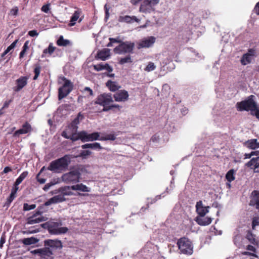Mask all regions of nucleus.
<instances>
[{
	"label": "nucleus",
	"instance_id": "64",
	"mask_svg": "<svg viewBox=\"0 0 259 259\" xmlns=\"http://www.w3.org/2000/svg\"><path fill=\"white\" fill-rule=\"evenodd\" d=\"M255 50L253 49H249L247 53L246 54H248L249 55H250V57L252 58L253 56L255 55Z\"/></svg>",
	"mask_w": 259,
	"mask_h": 259
},
{
	"label": "nucleus",
	"instance_id": "18",
	"mask_svg": "<svg viewBox=\"0 0 259 259\" xmlns=\"http://www.w3.org/2000/svg\"><path fill=\"white\" fill-rule=\"evenodd\" d=\"M65 200V198L63 195L61 193L59 195H56L52 198L49 199L45 203V206H49L52 204L58 203L63 202Z\"/></svg>",
	"mask_w": 259,
	"mask_h": 259
},
{
	"label": "nucleus",
	"instance_id": "59",
	"mask_svg": "<svg viewBox=\"0 0 259 259\" xmlns=\"http://www.w3.org/2000/svg\"><path fill=\"white\" fill-rule=\"evenodd\" d=\"M159 0H149V2L152 7L154 8V6L159 3Z\"/></svg>",
	"mask_w": 259,
	"mask_h": 259
},
{
	"label": "nucleus",
	"instance_id": "54",
	"mask_svg": "<svg viewBox=\"0 0 259 259\" xmlns=\"http://www.w3.org/2000/svg\"><path fill=\"white\" fill-rule=\"evenodd\" d=\"M55 184V183L50 182L47 183L45 185L43 188V190L45 191H48L52 186H54Z\"/></svg>",
	"mask_w": 259,
	"mask_h": 259
},
{
	"label": "nucleus",
	"instance_id": "17",
	"mask_svg": "<svg viewBox=\"0 0 259 259\" xmlns=\"http://www.w3.org/2000/svg\"><path fill=\"white\" fill-rule=\"evenodd\" d=\"M81 11L77 10L75 11L71 17L70 23H69V26H73L76 24V22L78 20V22L80 23L83 19V17L80 18L81 14Z\"/></svg>",
	"mask_w": 259,
	"mask_h": 259
},
{
	"label": "nucleus",
	"instance_id": "45",
	"mask_svg": "<svg viewBox=\"0 0 259 259\" xmlns=\"http://www.w3.org/2000/svg\"><path fill=\"white\" fill-rule=\"evenodd\" d=\"M40 70H41V67L40 66L37 65L35 66L34 70V72L35 73V75L33 77V80H36L37 79V78L40 74Z\"/></svg>",
	"mask_w": 259,
	"mask_h": 259
},
{
	"label": "nucleus",
	"instance_id": "29",
	"mask_svg": "<svg viewBox=\"0 0 259 259\" xmlns=\"http://www.w3.org/2000/svg\"><path fill=\"white\" fill-rule=\"evenodd\" d=\"M81 148L83 149L90 148L97 150H100L103 149V147L101 146L100 144L97 142L82 145L81 146Z\"/></svg>",
	"mask_w": 259,
	"mask_h": 259
},
{
	"label": "nucleus",
	"instance_id": "53",
	"mask_svg": "<svg viewBox=\"0 0 259 259\" xmlns=\"http://www.w3.org/2000/svg\"><path fill=\"white\" fill-rule=\"evenodd\" d=\"M94 68L96 70L99 71L104 69V64H99L95 65Z\"/></svg>",
	"mask_w": 259,
	"mask_h": 259
},
{
	"label": "nucleus",
	"instance_id": "47",
	"mask_svg": "<svg viewBox=\"0 0 259 259\" xmlns=\"http://www.w3.org/2000/svg\"><path fill=\"white\" fill-rule=\"evenodd\" d=\"M79 137V132L77 135H76V133H72L71 135L69 136L70 138H69V139H70L73 141H75L78 140H80Z\"/></svg>",
	"mask_w": 259,
	"mask_h": 259
},
{
	"label": "nucleus",
	"instance_id": "27",
	"mask_svg": "<svg viewBox=\"0 0 259 259\" xmlns=\"http://www.w3.org/2000/svg\"><path fill=\"white\" fill-rule=\"evenodd\" d=\"M110 55V50L109 49H104L97 54L98 58L103 61L108 59Z\"/></svg>",
	"mask_w": 259,
	"mask_h": 259
},
{
	"label": "nucleus",
	"instance_id": "14",
	"mask_svg": "<svg viewBox=\"0 0 259 259\" xmlns=\"http://www.w3.org/2000/svg\"><path fill=\"white\" fill-rule=\"evenodd\" d=\"M209 206H204L202 201L200 200L198 201L196 205V212L199 216L204 217L209 211Z\"/></svg>",
	"mask_w": 259,
	"mask_h": 259
},
{
	"label": "nucleus",
	"instance_id": "50",
	"mask_svg": "<svg viewBox=\"0 0 259 259\" xmlns=\"http://www.w3.org/2000/svg\"><path fill=\"white\" fill-rule=\"evenodd\" d=\"M246 238L252 244H255V239L251 233H248L246 235Z\"/></svg>",
	"mask_w": 259,
	"mask_h": 259
},
{
	"label": "nucleus",
	"instance_id": "38",
	"mask_svg": "<svg viewBox=\"0 0 259 259\" xmlns=\"http://www.w3.org/2000/svg\"><path fill=\"white\" fill-rule=\"evenodd\" d=\"M18 188H16L15 190L12 191L10 196L8 198L6 204L7 205H9L13 201L14 198L16 197V192L18 190Z\"/></svg>",
	"mask_w": 259,
	"mask_h": 259
},
{
	"label": "nucleus",
	"instance_id": "35",
	"mask_svg": "<svg viewBox=\"0 0 259 259\" xmlns=\"http://www.w3.org/2000/svg\"><path fill=\"white\" fill-rule=\"evenodd\" d=\"M57 44L59 46L66 47L70 45L71 42L70 40L68 39H65L63 36H60L59 39L57 40Z\"/></svg>",
	"mask_w": 259,
	"mask_h": 259
},
{
	"label": "nucleus",
	"instance_id": "43",
	"mask_svg": "<svg viewBox=\"0 0 259 259\" xmlns=\"http://www.w3.org/2000/svg\"><path fill=\"white\" fill-rule=\"evenodd\" d=\"M156 67V66L153 62H149L145 68L144 70L146 72H151L155 70Z\"/></svg>",
	"mask_w": 259,
	"mask_h": 259
},
{
	"label": "nucleus",
	"instance_id": "8",
	"mask_svg": "<svg viewBox=\"0 0 259 259\" xmlns=\"http://www.w3.org/2000/svg\"><path fill=\"white\" fill-rule=\"evenodd\" d=\"M31 252L33 254H37L40 257V259H54L52 250L49 249L48 247L45 246L42 248H38L32 250Z\"/></svg>",
	"mask_w": 259,
	"mask_h": 259
},
{
	"label": "nucleus",
	"instance_id": "3",
	"mask_svg": "<svg viewBox=\"0 0 259 259\" xmlns=\"http://www.w3.org/2000/svg\"><path fill=\"white\" fill-rule=\"evenodd\" d=\"M177 244L181 253L188 255L192 254L193 245L188 238L182 237L178 240Z\"/></svg>",
	"mask_w": 259,
	"mask_h": 259
},
{
	"label": "nucleus",
	"instance_id": "24",
	"mask_svg": "<svg viewBox=\"0 0 259 259\" xmlns=\"http://www.w3.org/2000/svg\"><path fill=\"white\" fill-rule=\"evenodd\" d=\"M72 190L79 191L83 192H89L91 191V188L82 183L71 186Z\"/></svg>",
	"mask_w": 259,
	"mask_h": 259
},
{
	"label": "nucleus",
	"instance_id": "28",
	"mask_svg": "<svg viewBox=\"0 0 259 259\" xmlns=\"http://www.w3.org/2000/svg\"><path fill=\"white\" fill-rule=\"evenodd\" d=\"M72 188L71 186H64L61 187L59 189L58 191L63 195L64 197L65 196H71L73 195V193L71 191Z\"/></svg>",
	"mask_w": 259,
	"mask_h": 259
},
{
	"label": "nucleus",
	"instance_id": "40",
	"mask_svg": "<svg viewBox=\"0 0 259 259\" xmlns=\"http://www.w3.org/2000/svg\"><path fill=\"white\" fill-rule=\"evenodd\" d=\"M226 178L229 183L234 181L235 179L234 170L233 169H230L229 170L226 174Z\"/></svg>",
	"mask_w": 259,
	"mask_h": 259
},
{
	"label": "nucleus",
	"instance_id": "36",
	"mask_svg": "<svg viewBox=\"0 0 259 259\" xmlns=\"http://www.w3.org/2000/svg\"><path fill=\"white\" fill-rule=\"evenodd\" d=\"M251 60L252 57H250V55L245 54L242 56L241 59V63L242 65H246L250 63L251 61Z\"/></svg>",
	"mask_w": 259,
	"mask_h": 259
},
{
	"label": "nucleus",
	"instance_id": "55",
	"mask_svg": "<svg viewBox=\"0 0 259 259\" xmlns=\"http://www.w3.org/2000/svg\"><path fill=\"white\" fill-rule=\"evenodd\" d=\"M50 5L49 4L44 5L41 7V11L46 13H48L49 11L50 10Z\"/></svg>",
	"mask_w": 259,
	"mask_h": 259
},
{
	"label": "nucleus",
	"instance_id": "20",
	"mask_svg": "<svg viewBox=\"0 0 259 259\" xmlns=\"http://www.w3.org/2000/svg\"><path fill=\"white\" fill-rule=\"evenodd\" d=\"M249 205L255 206V208L259 210V192L257 191H253L251 193V199Z\"/></svg>",
	"mask_w": 259,
	"mask_h": 259
},
{
	"label": "nucleus",
	"instance_id": "44",
	"mask_svg": "<svg viewBox=\"0 0 259 259\" xmlns=\"http://www.w3.org/2000/svg\"><path fill=\"white\" fill-rule=\"evenodd\" d=\"M55 48L53 47L51 44H50L48 48L44 50L43 53L45 54L48 53L50 55H51L55 51Z\"/></svg>",
	"mask_w": 259,
	"mask_h": 259
},
{
	"label": "nucleus",
	"instance_id": "37",
	"mask_svg": "<svg viewBox=\"0 0 259 259\" xmlns=\"http://www.w3.org/2000/svg\"><path fill=\"white\" fill-rule=\"evenodd\" d=\"M116 139V137L114 134H105L103 136H100V141H107L111 140L114 141Z\"/></svg>",
	"mask_w": 259,
	"mask_h": 259
},
{
	"label": "nucleus",
	"instance_id": "46",
	"mask_svg": "<svg viewBox=\"0 0 259 259\" xmlns=\"http://www.w3.org/2000/svg\"><path fill=\"white\" fill-rule=\"evenodd\" d=\"M36 205L34 204L29 205L28 203H24L23 205V209L25 211H28L34 209Z\"/></svg>",
	"mask_w": 259,
	"mask_h": 259
},
{
	"label": "nucleus",
	"instance_id": "23",
	"mask_svg": "<svg viewBox=\"0 0 259 259\" xmlns=\"http://www.w3.org/2000/svg\"><path fill=\"white\" fill-rule=\"evenodd\" d=\"M195 221L201 226H207L212 222V219L209 217L198 216L195 219Z\"/></svg>",
	"mask_w": 259,
	"mask_h": 259
},
{
	"label": "nucleus",
	"instance_id": "62",
	"mask_svg": "<svg viewBox=\"0 0 259 259\" xmlns=\"http://www.w3.org/2000/svg\"><path fill=\"white\" fill-rule=\"evenodd\" d=\"M84 91L87 92L88 93H89V94L90 96H93V92L92 90L89 87H85L84 89Z\"/></svg>",
	"mask_w": 259,
	"mask_h": 259
},
{
	"label": "nucleus",
	"instance_id": "58",
	"mask_svg": "<svg viewBox=\"0 0 259 259\" xmlns=\"http://www.w3.org/2000/svg\"><path fill=\"white\" fill-rule=\"evenodd\" d=\"M104 69L108 71L109 72H111L113 71L112 67L110 66L108 64H104Z\"/></svg>",
	"mask_w": 259,
	"mask_h": 259
},
{
	"label": "nucleus",
	"instance_id": "51",
	"mask_svg": "<svg viewBox=\"0 0 259 259\" xmlns=\"http://www.w3.org/2000/svg\"><path fill=\"white\" fill-rule=\"evenodd\" d=\"M19 9L17 7H15L10 10V14L12 16H16L18 15Z\"/></svg>",
	"mask_w": 259,
	"mask_h": 259
},
{
	"label": "nucleus",
	"instance_id": "1",
	"mask_svg": "<svg viewBox=\"0 0 259 259\" xmlns=\"http://www.w3.org/2000/svg\"><path fill=\"white\" fill-rule=\"evenodd\" d=\"M254 96L250 95L247 100L238 102L236 104V107L238 111H251L252 115H255L256 117L259 119V110L257 108V105L253 100Z\"/></svg>",
	"mask_w": 259,
	"mask_h": 259
},
{
	"label": "nucleus",
	"instance_id": "49",
	"mask_svg": "<svg viewBox=\"0 0 259 259\" xmlns=\"http://www.w3.org/2000/svg\"><path fill=\"white\" fill-rule=\"evenodd\" d=\"M253 155L258 156L259 155V151H253L250 153H245L244 155V157H245V159H248V158H251V157Z\"/></svg>",
	"mask_w": 259,
	"mask_h": 259
},
{
	"label": "nucleus",
	"instance_id": "33",
	"mask_svg": "<svg viewBox=\"0 0 259 259\" xmlns=\"http://www.w3.org/2000/svg\"><path fill=\"white\" fill-rule=\"evenodd\" d=\"M38 241V240L34 237L24 238L22 240V242L26 245L34 244Z\"/></svg>",
	"mask_w": 259,
	"mask_h": 259
},
{
	"label": "nucleus",
	"instance_id": "30",
	"mask_svg": "<svg viewBox=\"0 0 259 259\" xmlns=\"http://www.w3.org/2000/svg\"><path fill=\"white\" fill-rule=\"evenodd\" d=\"M119 21L122 22L132 23L133 22H138L139 21V20L136 16H120L119 18Z\"/></svg>",
	"mask_w": 259,
	"mask_h": 259
},
{
	"label": "nucleus",
	"instance_id": "25",
	"mask_svg": "<svg viewBox=\"0 0 259 259\" xmlns=\"http://www.w3.org/2000/svg\"><path fill=\"white\" fill-rule=\"evenodd\" d=\"M81 116L80 113H79L77 116L71 122L69 125V129L71 130V133H76L78 128L77 125L79 123V117Z\"/></svg>",
	"mask_w": 259,
	"mask_h": 259
},
{
	"label": "nucleus",
	"instance_id": "42",
	"mask_svg": "<svg viewBox=\"0 0 259 259\" xmlns=\"http://www.w3.org/2000/svg\"><path fill=\"white\" fill-rule=\"evenodd\" d=\"M132 60L131 58V56L130 55H128L125 57L121 58L119 61V63L120 64H124L127 63H132Z\"/></svg>",
	"mask_w": 259,
	"mask_h": 259
},
{
	"label": "nucleus",
	"instance_id": "26",
	"mask_svg": "<svg viewBox=\"0 0 259 259\" xmlns=\"http://www.w3.org/2000/svg\"><path fill=\"white\" fill-rule=\"evenodd\" d=\"M244 145L247 148L255 149L259 148V142L256 139H251L246 141Z\"/></svg>",
	"mask_w": 259,
	"mask_h": 259
},
{
	"label": "nucleus",
	"instance_id": "7",
	"mask_svg": "<svg viewBox=\"0 0 259 259\" xmlns=\"http://www.w3.org/2000/svg\"><path fill=\"white\" fill-rule=\"evenodd\" d=\"M61 224L58 222H51L48 225L49 232L51 234L59 235L66 233L68 229L67 227H59Z\"/></svg>",
	"mask_w": 259,
	"mask_h": 259
},
{
	"label": "nucleus",
	"instance_id": "12",
	"mask_svg": "<svg viewBox=\"0 0 259 259\" xmlns=\"http://www.w3.org/2000/svg\"><path fill=\"white\" fill-rule=\"evenodd\" d=\"M156 38L154 36H149L144 38L138 43V49L149 48L153 46Z\"/></svg>",
	"mask_w": 259,
	"mask_h": 259
},
{
	"label": "nucleus",
	"instance_id": "31",
	"mask_svg": "<svg viewBox=\"0 0 259 259\" xmlns=\"http://www.w3.org/2000/svg\"><path fill=\"white\" fill-rule=\"evenodd\" d=\"M106 84L111 92H116L121 88L117 82L111 80H108Z\"/></svg>",
	"mask_w": 259,
	"mask_h": 259
},
{
	"label": "nucleus",
	"instance_id": "2",
	"mask_svg": "<svg viewBox=\"0 0 259 259\" xmlns=\"http://www.w3.org/2000/svg\"><path fill=\"white\" fill-rule=\"evenodd\" d=\"M70 162V158L68 155L52 161L47 168V169L55 173H60L65 170Z\"/></svg>",
	"mask_w": 259,
	"mask_h": 259
},
{
	"label": "nucleus",
	"instance_id": "32",
	"mask_svg": "<svg viewBox=\"0 0 259 259\" xmlns=\"http://www.w3.org/2000/svg\"><path fill=\"white\" fill-rule=\"evenodd\" d=\"M241 240H242V236L239 233V231L238 230H236L234 232V236L233 238V241L235 245L238 247H240V246L241 245Z\"/></svg>",
	"mask_w": 259,
	"mask_h": 259
},
{
	"label": "nucleus",
	"instance_id": "41",
	"mask_svg": "<svg viewBox=\"0 0 259 259\" xmlns=\"http://www.w3.org/2000/svg\"><path fill=\"white\" fill-rule=\"evenodd\" d=\"M29 42L28 40L26 41L25 42V43L22 47V50L21 51V52H20V55H19V58L20 59L24 57V56L25 55L26 51L28 50V49L29 48Z\"/></svg>",
	"mask_w": 259,
	"mask_h": 259
},
{
	"label": "nucleus",
	"instance_id": "19",
	"mask_svg": "<svg viewBox=\"0 0 259 259\" xmlns=\"http://www.w3.org/2000/svg\"><path fill=\"white\" fill-rule=\"evenodd\" d=\"M248 167L254 169V172H259V155L256 158H252L246 164Z\"/></svg>",
	"mask_w": 259,
	"mask_h": 259
},
{
	"label": "nucleus",
	"instance_id": "57",
	"mask_svg": "<svg viewBox=\"0 0 259 259\" xmlns=\"http://www.w3.org/2000/svg\"><path fill=\"white\" fill-rule=\"evenodd\" d=\"M39 174H38L36 176V179L37 180V181L41 184L45 183L46 179L44 178H39Z\"/></svg>",
	"mask_w": 259,
	"mask_h": 259
},
{
	"label": "nucleus",
	"instance_id": "15",
	"mask_svg": "<svg viewBox=\"0 0 259 259\" xmlns=\"http://www.w3.org/2000/svg\"><path fill=\"white\" fill-rule=\"evenodd\" d=\"M32 130L31 125L27 122H25L22 126V128L16 131L14 133V136H19L20 135L26 134L30 133Z\"/></svg>",
	"mask_w": 259,
	"mask_h": 259
},
{
	"label": "nucleus",
	"instance_id": "52",
	"mask_svg": "<svg viewBox=\"0 0 259 259\" xmlns=\"http://www.w3.org/2000/svg\"><path fill=\"white\" fill-rule=\"evenodd\" d=\"M259 225V218L254 217L253 218L252 223V227L254 229L255 226Z\"/></svg>",
	"mask_w": 259,
	"mask_h": 259
},
{
	"label": "nucleus",
	"instance_id": "48",
	"mask_svg": "<svg viewBox=\"0 0 259 259\" xmlns=\"http://www.w3.org/2000/svg\"><path fill=\"white\" fill-rule=\"evenodd\" d=\"M91 154L92 152L90 150H83L80 152L79 156L82 157L83 158H85L87 156L90 155Z\"/></svg>",
	"mask_w": 259,
	"mask_h": 259
},
{
	"label": "nucleus",
	"instance_id": "4",
	"mask_svg": "<svg viewBox=\"0 0 259 259\" xmlns=\"http://www.w3.org/2000/svg\"><path fill=\"white\" fill-rule=\"evenodd\" d=\"M81 174L78 169H74L68 172L63 174L61 179L66 184H75L79 182Z\"/></svg>",
	"mask_w": 259,
	"mask_h": 259
},
{
	"label": "nucleus",
	"instance_id": "22",
	"mask_svg": "<svg viewBox=\"0 0 259 259\" xmlns=\"http://www.w3.org/2000/svg\"><path fill=\"white\" fill-rule=\"evenodd\" d=\"M47 220L46 217H35V215H31L28 218L27 220V224L29 225H33L34 224L39 223L45 222Z\"/></svg>",
	"mask_w": 259,
	"mask_h": 259
},
{
	"label": "nucleus",
	"instance_id": "13",
	"mask_svg": "<svg viewBox=\"0 0 259 259\" xmlns=\"http://www.w3.org/2000/svg\"><path fill=\"white\" fill-rule=\"evenodd\" d=\"M113 98L116 102H125L128 100L129 94L125 90L117 91L113 95Z\"/></svg>",
	"mask_w": 259,
	"mask_h": 259
},
{
	"label": "nucleus",
	"instance_id": "5",
	"mask_svg": "<svg viewBox=\"0 0 259 259\" xmlns=\"http://www.w3.org/2000/svg\"><path fill=\"white\" fill-rule=\"evenodd\" d=\"M135 47L134 42L126 41L121 42L114 49V52L117 54H131L133 52Z\"/></svg>",
	"mask_w": 259,
	"mask_h": 259
},
{
	"label": "nucleus",
	"instance_id": "10",
	"mask_svg": "<svg viewBox=\"0 0 259 259\" xmlns=\"http://www.w3.org/2000/svg\"><path fill=\"white\" fill-rule=\"evenodd\" d=\"M113 98L110 93H103L98 96L95 103L101 106H108L110 103L113 102Z\"/></svg>",
	"mask_w": 259,
	"mask_h": 259
},
{
	"label": "nucleus",
	"instance_id": "9",
	"mask_svg": "<svg viewBox=\"0 0 259 259\" xmlns=\"http://www.w3.org/2000/svg\"><path fill=\"white\" fill-rule=\"evenodd\" d=\"M79 135L80 140L82 142L100 140V133L98 132L88 134L87 132L83 131L79 132Z\"/></svg>",
	"mask_w": 259,
	"mask_h": 259
},
{
	"label": "nucleus",
	"instance_id": "61",
	"mask_svg": "<svg viewBox=\"0 0 259 259\" xmlns=\"http://www.w3.org/2000/svg\"><path fill=\"white\" fill-rule=\"evenodd\" d=\"M5 236L4 235H2L0 240V248H2L3 244L5 243Z\"/></svg>",
	"mask_w": 259,
	"mask_h": 259
},
{
	"label": "nucleus",
	"instance_id": "56",
	"mask_svg": "<svg viewBox=\"0 0 259 259\" xmlns=\"http://www.w3.org/2000/svg\"><path fill=\"white\" fill-rule=\"evenodd\" d=\"M28 35L31 37L37 36L38 33L36 30H32L28 32Z\"/></svg>",
	"mask_w": 259,
	"mask_h": 259
},
{
	"label": "nucleus",
	"instance_id": "60",
	"mask_svg": "<svg viewBox=\"0 0 259 259\" xmlns=\"http://www.w3.org/2000/svg\"><path fill=\"white\" fill-rule=\"evenodd\" d=\"M109 40L111 42H118L121 44L122 41L118 38H109Z\"/></svg>",
	"mask_w": 259,
	"mask_h": 259
},
{
	"label": "nucleus",
	"instance_id": "6",
	"mask_svg": "<svg viewBox=\"0 0 259 259\" xmlns=\"http://www.w3.org/2000/svg\"><path fill=\"white\" fill-rule=\"evenodd\" d=\"M64 80L63 85L59 89L58 91V99L59 100H62L66 97L72 90L73 85L71 82L63 77Z\"/></svg>",
	"mask_w": 259,
	"mask_h": 259
},
{
	"label": "nucleus",
	"instance_id": "11",
	"mask_svg": "<svg viewBox=\"0 0 259 259\" xmlns=\"http://www.w3.org/2000/svg\"><path fill=\"white\" fill-rule=\"evenodd\" d=\"M44 246L48 247L49 249L52 250V252L55 250L61 249L63 247L61 241L58 239L46 240L44 241Z\"/></svg>",
	"mask_w": 259,
	"mask_h": 259
},
{
	"label": "nucleus",
	"instance_id": "39",
	"mask_svg": "<svg viewBox=\"0 0 259 259\" xmlns=\"http://www.w3.org/2000/svg\"><path fill=\"white\" fill-rule=\"evenodd\" d=\"M18 42V40H15L14 42H13L7 48V49L3 52L2 54L1 57H4L6 54H7L11 50L13 49L15 47Z\"/></svg>",
	"mask_w": 259,
	"mask_h": 259
},
{
	"label": "nucleus",
	"instance_id": "34",
	"mask_svg": "<svg viewBox=\"0 0 259 259\" xmlns=\"http://www.w3.org/2000/svg\"><path fill=\"white\" fill-rule=\"evenodd\" d=\"M28 175V172L25 171L23 172L19 177L16 179L15 182V186L17 188V186L21 183V182L26 178Z\"/></svg>",
	"mask_w": 259,
	"mask_h": 259
},
{
	"label": "nucleus",
	"instance_id": "21",
	"mask_svg": "<svg viewBox=\"0 0 259 259\" xmlns=\"http://www.w3.org/2000/svg\"><path fill=\"white\" fill-rule=\"evenodd\" d=\"M154 10V8L150 5L149 0H144L140 8V12L145 13H151Z\"/></svg>",
	"mask_w": 259,
	"mask_h": 259
},
{
	"label": "nucleus",
	"instance_id": "63",
	"mask_svg": "<svg viewBox=\"0 0 259 259\" xmlns=\"http://www.w3.org/2000/svg\"><path fill=\"white\" fill-rule=\"evenodd\" d=\"M253 11L257 15H259V2L256 4Z\"/></svg>",
	"mask_w": 259,
	"mask_h": 259
},
{
	"label": "nucleus",
	"instance_id": "16",
	"mask_svg": "<svg viewBox=\"0 0 259 259\" xmlns=\"http://www.w3.org/2000/svg\"><path fill=\"white\" fill-rule=\"evenodd\" d=\"M28 78L26 76H21L16 80L17 85L14 88L15 92L22 90L27 83Z\"/></svg>",
	"mask_w": 259,
	"mask_h": 259
}]
</instances>
